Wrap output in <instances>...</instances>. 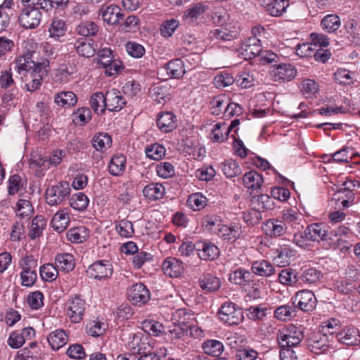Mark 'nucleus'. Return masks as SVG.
<instances>
[{
    "label": "nucleus",
    "instance_id": "1",
    "mask_svg": "<svg viewBox=\"0 0 360 360\" xmlns=\"http://www.w3.org/2000/svg\"><path fill=\"white\" fill-rule=\"evenodd\" d=\"M23 7L18 16L20 25L25 29L37 28L42 19L41 11L48 6L45 0H21Z\"/></svg>",
    "mask_w": 360,
    "mask_h": 360
},
{
    "label": "nucleus",
    "instance_id": "2",
    "mask_svg": "<svg viewBox=\"0 0 360 360\" xmlns=\"http://www.w3.org/2000/svg\"><path fill=\"white\" fill-rule=\"evenodd\" d=\"M296 68L289 63H276L269 66L268 76L271 81L285 84L292 81L297 76Z\"/></svg>",
    "mask_w": 360,
    "mask_h": 360
},
{
    "label": "nucleus",
    "instance_id": "3",
    "mask_svg": "<svg viewBox=\"0 0 360 360\" xmlns=\"http://www.w3.org/2000/svg\"><path fill=\"white\" fill-rule=\"evenodd\" d=\"M86 306L81 296H70L64 304V311L71 323H77L84 319Z\"/></svg>",
    "mask_w": 360,
    "mask_h": 360
},
{
    "label": "nucleus",
    "instance_id": "4",
    "mask_svg": "<svg viewBox=\"0 0 360 360\" xmlns=\"http://www.w3.org/2000/svg\"><path fill=\"white\" fill-rule=\"evenodd\" d=\"M304 338V335L300 328L290 324L277 333V340L281 347H297Z\"/></svg>",
    "mask_w": 360,
    "mask_h": 360
},
{
    "label": "nucleus",
    "instance_id": "5",
    "mask_svg": "<svg viewBox=\"0 0 360 360\" xmlns=\"http://www.w3.org/2000/svg\"><path fill=\"white\" fill-rule=\"evenodd\" d=\"M218 314L220 321L228 326L238 325L243 318L240 309L231 302L224 303Z\"/></svg>",
    "mask_w": 360,
    "mask_h": 360
},
{
    "label": "nucleus",
    "instance_id": "6",
    "mask_svg": "<svg viewBox=\"0 0 360 360\" xmlns=\"http://www.w3.org/2000/svg\"><path fill=\"white\" fill-rule=\"evenodd\" d=\"M70 187L67 181L60 182L58 184L48 188L46 191V199L49 205L53 206L60 204L69 196Z\"/></svg>",
    "mask_w": 360,
    "mask_h": 360
},
{
    "label": "nucleus",
    "instance_id": "7",
    "mask_svg": "<svg viewBox=\"0 0 360 360\" xmlns=\"http://www.w3.org/2000/svg\"><path fill=\"white\" fill-rule=\"evenodd\" d=\"M113 272L112 264L108 260H98L91 264L86 270L89 278L98 281L110 278Z\"/></svg>",
    "mask_w": 360,
    "mask_h": 360
},
{
    "label": "nucleus",
    "instance_id": "8",
    "mask_svg": "<svg viewBox=\"0 0 360 360\" xmlns=\"http://www.w3.org/2000/svg\"><path fill=\"white\" fill-rule=\"evenodd\" d=\"M292 299L294 305L303 311H312L316 307V298L311 290H300Z\"/></svg>",
    "mask_w": 360,
    "mask_h": 360
},
{
    "label": "nucleus",
    "instance_id": "9",
    "mask_svg": "<svg viewBox=\"0 0 360 360\" xmlns=\"http://www.w3.org/2000/svg\"><path fill=\"white\" fill-rule=\"evenodd\" d=\"M34 336L35 330L32 327H26L13 331L7 340V343L12 349H19L26 341L32 340Z\"/></svg>",
    "mask_w": 360,
    "mask_h": 360
},
{
    "label": "nucleus",
    "instance_id": "10",
    "mask_svg": "<svg viewBox=\"0 0 360 360\" xmlns=\"http://www.w3.org/2000/svg\"><path fill=\"white\" fill-rule=\"evenodd\" d=\"M129 300L136 305L141 306L150 299L149 290L143 283H139L131 286L127 292Z\"/></svg>",
    "mask_w": 360,
    "mask_h": 360
},
{
    "label": "nucleus",
    "instance_id": "11",
    "mask_svg": "<svg viewBox=\"0 0 360 360\" xmlns=\"http://www.w3.org/2000/svg\"><path fill=\"white\" fill-rule=\"evenodd\" d=\"M127 347L134 354L148 352L151 347L148 336L142 332L134 333L130 336Z\"/></svg>",
    "mask_w": 360,
    "mask_h": 360
},
{
    "label": "nucleus",
    "instance_id": "12",
    "mask_svg": "<svg viewBox=\"0 0 360 360\" xmlns=\"http://www.w3.org/2000/svg\"><path fill=\"white\" fill-rule=\"evenodd\" d=\"M261 50L259 39L250 37L240 46L239 53L245 60H249L259 56Z\"/></svg>",
    "mask_w": 360,
    "mask_h": 360
},
{
    "label": "nucleus",
    "instance_id": "13",
    "mask_svg": "<svg viewBox=\"0 0 360 360\" xmlns=\"http://www.w3.org/2000/svg\"><path fill=\"white\" fill-rule=\"evenodd\" d=\"M68 30L66 22L58 16L53 17L48 25L47 32L49 37L54 41H61Z\"/></svg>",
    "mask_w": 360,
    "mask_h": 360
},
{
    "label": "nucleus",
    "instance_id": "14",
    "mask_svg": "<svg viewBox=\"0 0 360 360\" xmlns=\"http://www.w3.org/2000/svg\"><path fill=\"white\" fill-rule=\"evenodd\" d=\"M156 124L162 133H168L176 129L177 118L172 112H160L157 116Z\"/></svg>",
    "mask_w": 360,
    "mask_h": 360
},
{
    "label": "nucleus",
    "instance_id": "15",
    "mask_svg": "<svg viewBox=\"0 0 360 360\" xmlns=\"http://www.w3.org/2000/svg\"><path fill=\"white\" fill-rule=\"evenodd\" d=\"M126 103L120 91L115 89L108 91L105 94V108L110 111H119Z\"/></svg>",
    "mask_w": 360,
    "mask_h": 360
},
{
    "label": "nucleus",
    "instance_id": "16",
    "mask_svg": "<svg viewBox=\"0 0 360 360\" xmlns=\"http://www.w3.org/2000/svg\"><path fill=\"white\" fill-rule=\"evenodd\" d=\"M196 250L202 259L213 260L219 255V250L217 246L206 241L197 243Z\"/></svg>",
    "mask_w": 360,
    "mask_h": 360
},
{
    "label": "nucleus",
    "instance_id": "17",
    "mask_svg": "<svg viewBox=\"0 0 360 360\" xmlns=\"http://www.w3.org/2000/svg\"><path fill=\"white\" fill-rule=\"evenodd\" d=\"M308 346L312 352L322 354L328 348V337L319 333H315L309 339Z\"/></svg>",
    "mask_w": 360,
    "mask_h": 360
},
{
    "label": "nucleus",
    "instance_id": "18",
    "mask_svg": "<svg viewBox=\"0 0 360 360\" xmlns=\"http://www.w3.org/2000/svg\"><path fill=\"white\" fill-rule=\"evenodd\" d=\"M262 229L266 235L271 237H278L286 232L287 226L281 220L272 219L264 224Z\"/></svg>",
    "mask_w": 360,
    "mask_h": 360
},
{
    "label": "nucleus",
    "instance_id": "19",
    "mask_svg": "<svg viewBox=\"0 0 360 360\" xmlns=\"http://www.w3.org/2000/svg\"><path fill=\"white\" fill-rule=\"evenodd\" d=\"M162 270L166 275L176 278L184 270L183 263L175 257H168L162 263Z\"/></svg>",
    "mask_w": 360,
    "mask_h": 360
},
{
    "label": "nucleus",
    "instance_id": "20",
    "mask_svg": "<svg viewBox=\"0 0 360 360\" xmlns=\"http://www.w3.org/2000/svg\"><path fill=\"white\" fill-rule=\"evenodd\" d=\"M70 218L68 209H62L58 210L53 217L51 225L53 229L61 233L64 231L68 226Z\"/></svg>",
    "mask_w": 360,
    "mask_h": 360
},
{
    "label": "nucleus",
    "instance_id": "21",
    "mask_svg": "<svg viewBox=\"0 0 360 360\" xmlns=\"http://www.w3.org/2000/svg\"><path fill=\"white\" fill-rule=\"evenodd\" d=\"M101 16L108 25H117L123 17L121 8L116 5H110L101 11Z\"/></svg>",
    "mask_w": 360,
    "mask_h": 360
},
{
    "label": "nucleus",
    "instance_id": "22",
    "mask_svg": "<svg viewBox=\"0 0 360 360\" xmlns=\"http://www.w3.org/2000/svg\"><path fill=\"white\" fill-rule=\"evenodd\" d=\"M77 72L76 66L72 64H67L60 66L56 70L54 78L56 82L66 84L71 81Z\"/></svg>",
    "mask_w": 360,
    "mask_h": 360
},
{
    "label": "nucleus",
    "instance_id": "23",
    "mask_svg": "<svg viewBox=\"0 0 360 360\" xmlns=\"http://www.w3.org/2000/svg\"><path fill=\"white\" fill-rule=\"evenodd\" d=\"M292 255V250L288 245H281L274 252L273 259L277 266H285Z\"/></svg>",
    "mask_w": 360,
    "mask_h": 360
},
{
    "label": "nucleus",
    "instance_id": "24",
    "mask_svg": "<svg viewBox=\"0 0 360 360\" xmlns=\"http://www.w3.org/2000/svg\"><path fill=\"white\" fill-rule=\"evenodd\" d=\"M47 340L53 350H58L68 343V338L65 330L57 329L49 335Z\"/></svg>",
    "mask_w": 360,
    "mask_h": 360
},
{
    "label": "nucleus",
    "instance_id": "25",
    "mask_svg": "<svg viewBox=\"0 0 360 360\" xmlns=\"http://www.w3.org/2000/svg\"><path fill=\"white\" fill-rule=\"evenodd\" d=\"M252 271L256 275L269 277L275 273V269L270 262L262 259L252 263Z\"/></svg>",
    "mask_w": 360,
    "mask_h": 360
},
{
    "label": "nucleus",
    "instance_id": "26",
    "mask_svg": "<svg viewBox=\"0 0 360 360\" xmlns=\"http://www.w3.org/2000/svg\"><path fill=\"white\" fill-rule=\"evenodd\" d=\"M305 235L311 242L323 240L326 237V229L322 224H312L305 229Z\"/></svg>",
    "mask_w": 360,
    "mask_h": 360
},
{
    "label": "nucleus",
    "instance_id": "27",
    "mask_svg": "<svg viewBox=\"0 0 360 360\" xmlns=\"http://www.w3.org/2000/svg\"><path fill=\"white\" fill-rule=\"evenodd\" d=\"M165 193V187L159 183H150L146 185L143 190V195L149 200L161 199Z\"/></svg>",
    "mask_w": 360,
    "mask_h": 360
},
{
    "label": "nucleus",
    "instance_id": "28",
    "mask_svg": "<svg viewBox=\"0 0 360 360\" xmlns=\"http://www.w3.org/2000/svg\"><path fill=\"white\" fill-rule=\"evenodd\" d=\"M54 102L60 107L68 108L77 102V97L72 91H61L54 96Z\"/></svg>",
    "mask_w": 360,
    "mask_h": 360
},
{
    "label": "nucleus",
    "instance_id": "29",
    "mask_svg": "<svg viewBox=\"0 0 360 360\" xmlns=\"http://www.w3.org/2000/svg\"><path fill=\"white\" fill-rule=\"evenodd\" d=\"M150 95L158 103L165 102L169 96V86L167 84H155L150 87Z\"/></svg>",
    "mask_w": 360,
    "mask_h": 360
},
{
    "label": "nucleus",
    "instance_id": "30",
    "mask_svg": "<svg viewBox=\"0 0 360 360\" xmlns=\"http://www.w3.org/2000/svg\"><path fill=\"white\" fill-rule=\"evenodd\" d=\"M126 158L123 155H114L108 165L109 172L113 176H121L126 168Z\"/></svg>",
    "mask_w": 360,
    "mask_h": 360
},
{
    "label": "nucleus",
    "instance_id": "31",
    "mask_svg": "<svg viewBox=\"0 0 360 360\" xmlns=\"http://www.w3.org/2000/svg\"><path fill=\"white\" fill-rule=\"evenodd\" d=\"M55 265L58 270L70 271L75 267L73 255L68 253L58 254L55 257Z\"/></svg>",
    "mask_w": 360,
    "mask_h": 360
},
{
    "label": "nucleus",
    "instance_id": "32",
    "mask_svg": "<svg viewBox=\"0 0 360 360\" xmlns=\"http://www.w3.org/2000/svg\"><path fill=\"white\" fill-rule=\"evenodd\" d=\"M93 147L99 152L106 151L112 144L111 136L106 133H98L91 140Z\"/></svg>",
    "mask_w": 360,
    "mask_h": 360
},
{
    "label": "nucleus",
    "instance_id": "33",
    "mask_svg": "<svg viewBox=\"0 0 360 360\" xmlns=\"http://www.w3.org/2000/svg\"><path fill=\"white\" fill-rule=\"evenodd\" d=\"M116 233L122 238H131L134 236V228L131 221L127 219H121L115 222Z\"/></svg>",
    "mask_w": 360,
    "mask_h": 360
},
{
    "label": "nucleus",
    "instance_id": "34",
    "mask_svg": "<svg viewBox=\"0 0 360 360\" xmlns=\"http://www.w3.org/2000/svg\"><path fill=\"white\" fill-rule=\"evenodd\" d=\"M240 228L236 225L226 226L221 224L217 228V234L221 239L225 240H235L240 234Z\"/></svg>",
    "mask_w": 360,
    "mask_h": 360
},
{
    "label": "nucleus",
    "instance_id": "35",
    "mask_svg": "<svg viewBox=\"0 0 360 360\" xmlns=\"http://www.w3.org/2000/svg\"><path fill=\"white\" fill-rule=\"evenodd\" d=\"M341 25L340 18L338 15L328 14L321 21V28L328 33L336 32Z\"/></svg>",
    "mask_w": 360,
    "mask_h": 360
},
{
    "label": "nucleus",
    "instance_id": "36",
    "mask_svg": "<svg viewBox=\"0 0 360 360\" xmlns=\"http://www.w3.org/2000/svg\"><path fill=\"white\" fill-rule=\"evenodd\" d=\"M289 6L288 0H271L266 6L269 15L275 17L282 15Z\"/></svg>",
    "mask_w": 360,
    "mask_h": 360
},
{
    "label": "nucleus",
    "instance_id": "37",
    "mask_svg": "<svg viewBox=\"0 0 360 360\" xmlns=\"http://www.w3.org/2000/svg\"><path fill=\"white\" fill-rule=\"evenodd\" d=\"M301 271L300 278L305 284H316L322 277L321 272L315 268H303Z\"/></svg>",
    "mask_w": 360,
    "mask_h": 360
},
{
    "label": "nucleus",
    "instance_id": "38",
    "mask_svg": "<svg viewBox=\"0 0 360 360\" xmlns=\"http://www.w3.org/2000/svg\"><path fill=\"white\" fill-rule=\"evenodd\" d=\"M202 348L205 354L219 356L224 351V345L217 340H207L202 343Z\"/></svg>",
    "mask_w": 360,
    "mask_h": 360
},
{
    "label": "nucleus",
    "instance_id": "39",
    "mask_svg": "<svg viewBox=\"0 0 360 360\" xmlns=\"http://www.w3.org/2000/svg\"><path fill=\"white\" fill-rule=\"evenodd\" d=\"M296 314L294 304H284L277 307L274 311V317L280 321H289Z\"/></svg>",
    "mask_w": 360,
    "mask_h": 360
},
{
    "label": "nucleus",
    "instance_id": "40",
    "mask_svg": "<svg viewBox=\"0 0 360 360\" xmlns=\"http://www.w3.org/2000/svg\"><path fill=\"white\" fill-rule=\"evenodd\" d=\"M243 185L250 189L259 188L263 183V179L259 174L255 171L246 172L243 177Z\"/></svg>",
    "mask_w": 360,
    "mask_h": 360
},
{
    "label": "nucleus",
    "instance_id": "41",
    "mask_svg": "<svg viewBox=\"0 0 360 360\" xmlns=\"http://www.w3.org/2000/svg\"><path fill=\"white\" fill-rule=\"evenodd\" d=\"M229 98L226 94L216 96L211 101L212 113L215 115H224V110L226 108Z\"/></svg>",
    "mask_w": 360,
    "mask_h": 360
},
{
    "label": "nucleus",
    "instance_id": "42",
    "mask_svg": "<svg viewBox=\"0 0 360 360\" xmlns=\"http://www.w3.org/2000/svg\"><path fill=\"white\" fill-rule=\"evenodd\" d=\"M167 72L174 78H180L186 72L184 62L181 59H174L168 62L166 65Z\"/></svg>",
    "mask_w": 360,
    "mask_h": 360
},
{
    "label": "nucleus",
    "instance_id": "43",
    "mask_svg": "<svg viewBox=\"0 0 360 360\" xmlns=\"http://www.w3.org/2000/svg\"><path fill=\"white\" fill-rule=\"evenodd\" d=\"M300 89L305 97L312 98L319 92V85L314 79H304L300 82Z\"/></svg>",
    "mask_w": 360,
    "mask_h": 360
},
{
    "label": "nucleus",
    "instance_id": "44",
    "mask_svg": "<svg viewBox=\"0 0 360 360\" xmlns=\"http://www.w3.org/2000/svg\"><path fill=\"white\" fill-rule=\"evenodd\" d=\"M101 58L98 60V64L105 69V74L108 76L117 75L122 68L121 62L112 60V58Z\"/></svg>",
    "mask_w": 360,
    "mask_h": 360
},
{
    "label": "nucleus",
    "instance_id": "45",
    "mask_svg": "<svg viewBox=\"0 0 360 360\" xmlns=\"http://www.w3.org/2000/svg\"><path fill=\"white\" fill-rule=\"evenodd\" d=\"M221 171L227 178H233L239 175L241 172V168L236 160L229 159L221 164Z\"/></svg>",
    "mask_w": 360,
    "mask_h": 360
},
{
    "label": "nucleus",
    "instance_id": "46",
    "mask_svg": "<svg viewBox=\"0 0 360 360\" xmlns=\"http://www.w3.org/2000/svg\"><path fill=\"white\" fill-rule=\"evenodd\" d=\"M46 221L44 220V218L41 216L38 215L36 216L32 221L30 227V232H29V236L31 239H35L38 237H39L44 231V229L46 227Z\"/></svg>",
    "mask_w": 360,
    "mask_h": 360
},
{
    "label": "nucleus",
    "instance_id": "47",
    "mask_svg": "<svg viewBox=\"0 0 360 360\" xmlns=\"http://www.w3.org/2000/svg\"><path fill=\"white\" fill-rule=\"evenodd\" d=\"M89 236V231L84 226H78L70 229L67 233L68 239L75 243H80Z\"/></svg>",
    "mask_w": 360,
    "mask_h": 360
},
{
    "label": "nucleus",
    "instance_id": "48",
    "mask_svg": "<svg viewBox=\"0 0 360 360\" xmlns=\"http://www.w3.org/2000/svg\"><path fill=\"white\" fill-rule=\"evenodd\" d=\"M75 49L79 55L86 58L93 56L96 51L91 44L84 39H77L75 43Z\"/></svg>",
    "mask_w": 360,
    "mask_h": 360
},
{
    "label": "nucleus",
    "instance_id": "49",
    "mask_svg": "<svg viewBox=\"0 0 360 360\" xmlns=\"http://www.w3.org/2000/svg\"><path fill=\"white\" fill-rule=\"evenodd\" d=\"M282 221L284 224H288L291 227H296L297 225L300 224L302 220V214L297 211L292 209H285L281 212Z\"/></svg>",
    "mask_w": 360,
    "mask_h": 360
},
{
    "label": "nucleus",
    "instance_id": "50",
    "mask_svg": "<svg viewBox=\"0 0 360 360\" xmlns=\"http://www.w3.org/2000/svg\"><path fill=\"white\" fill-rule=\"evenodd\" d=\"M357 336L358 331L353 328L339 333L337 338L338 341L342 344L346 345H354L360 341V339L357 338Z\"/></svg>",
    "mask_w": 360,
    "mask_h": 360
},
{
    "label": "nucleus",
    "instance_id": "51",
    "mask_svg": "<svg viewBox=\"0 0 360 360\" xmlns=\"http://www.w3.org/2000/svg\"><path fill=\"white\" fill-rule=\"evenodd\" d=\"M221 283L218 278L210 274H205L200 280V285L202 289L209 292L218 290Z\"/></svg>",
    "mask_w": 360,
    "mask_h": 360
},
{
    "label": "nucleus",
    "instance_id": "52",
    "mask_svg": "<svg viewBox=\"0 0 360 360\" xmlns=\"http://www.w3.org/2000/svg\"><path fill=\"white\" fill-rule=\"evenodd\" d=\"M19 90L17 87H12L6 90L1 95V107L5 109H10L11 107L15 105V101L18 96Z\"/></svg>",
    "mask_w": 360,
    "mask_h": 360
},
{
    "label": "nucleus",
    "instance_id": "53",
    "mask_svg": "<svg viewBox=\"0 0 360 360\" xmlns=\"http://www.w3.org/2000/svg\"><path fill=\"white\" fill-rule=\"evenodd\" d=\"M269 309L262 305L252 306L247 309V316L254 321H263Z\"/></svg>",
    "mask_w": 360,
    "mask_h": 360
},
{
    "label": "nucleus",
    "instance_id": "54",
    "mask_svg": "<svg viewBox=\"0 0 360 360\" xmlns=\"http://www.w3.org/2000/svg\"><path fill=\"white\" fill-rule=\"evenodd\" d=\"M58 268L50 263L42 265L39 269V274L41 279L46 282L55 281L58 277Z\"/></svg>",
    "mask_w": 360,
    "mask_h": 360
},
{
    "label": "nucleus",
    "instance_id": "55",
    "mask_svg": "<svg viewBox=\"0 0 360 360\" xmlns=\"http://www.w3.org/2000/svg\"><path fill=\"white\" fill-rule=\"evenodd\" d=\"M205 11V6L203 4L198 3L187 9L183 17L187 22H193L200 15L203 14Z\"/></svg>",
    "mask_w": 360,
    "mask_h": 360
},
{
    "label": "nucleus",
    "instance_id": "56",
    "mask_svg": "<svg viewBox=\"0 0 360 360\" xmlns=\"http://www.w3.org/2000/svg\"><path fill=\"white\" fill-rule=\"evenodd\" d=\"M252 274L250 271L238 269L229 274V281L236 285H243L250 281Z\"/></svg>",
    "mask_w": 360,
    "mask_h": 360
},
{
    "label": "nucleus",
    "instance_id": "57",
    "mask_svg": "<svg viewBox=\"0 0 360 360\" xmlns=\"http://www.w3.org/2000/svg\"><path fill=\"white\" fill-rule=\"evenodd\" d=\"M33 207L29 200L20 199L18 201L15 207V212L18 217L21 219H27L33 213Z\"/></svg>",
    "mask_w": 360,
    "mask_h": 360
},
{
    "label": "nucleus",
    "instance_id": "58",
    "mask_svg": "<svg viewBox=\"0 0 360 360\" xmlns=\"http://www.w3.org/2000/svg\"><path fill=\"white\" fill-rule=\"evenodd\" d=\"M91 108L96 113H103L105 108V95L104 96L101 92H96L91 96L90 98Z\"/></svg>",
    "mask_w": 360,
    "mask_h": 360
},
{
    "label": "nucleus",
    "instance_id": "59",
    "mask_svg": "<svg viewBox=\"0 0 360 360\" xmlns=\"http://www.w3.org/2000/svg\"><path fill=\"white\" fill-rule=\"evenodd\" d=\"M235 82L238 86L243 89L250 88L255 84L254 73L250 72H242L236 77Z\"/></svg>",
    "mask_w": 360,
    "mask_h": 360
},
{
    "label": "nucleus",
    "instance_id": "60",
    "mask_svg": "<svg viewBox=\"0 0 360 360\" xmlns=\"http://www.w3.org/2000/svg\"><path fill=\"white\" fill-rule=\"evenodd\" d=\"M145 153L151 160H160L165 156L166 150L162 145L155 143L146 148Z\"/></svg>",
    "mask_w": 360,
    "mask_h": 360
},
{
    "label": "nucleus",
    "instance_id": "61",
    "mask_svg": "<svg viewBox=\"0 0 360 360\" xmlns=\"http://www.w3.org/2000/svg\"><path fill=\"white\" fill-rule=\"evenodd\" d=\"M89 202V198L83 193L74 194L70 200L71 207L78 211L84 210L87 207Z\"/></svg>",
    "mask_w": 360,
    "mask_h": 360
},
{
    "label": "nucleus",
    "instance_id": "62",
    "mask_svg": "<svg viewBox=\"0 0 360 360\" xmlns=\"http://www.w3.org/2000/svg\"><path fill=\"white\" fill-rule=\"evenodd\" d=\"M279 282L285 285H294L298 281L295 271L292 269H283L278 274Z\"/></svg>",
    "mask_w": 360,
    "mask_h": 360
},
{
    "label": "nucleus",
    "instance_id": "63",
    "mask_svg": "<svg viewBox=\"0 0 360 360\" xmlns=\"http://www.w3.org/2000/svg\"><path fill=\"white\" fill-rule=\"evenodd\" d=\"M187 202L193 210H200L207 205V198L200 193H195L188 197Z\"/></svg>",
    "mask_w": 360,
    "mask_h": 360
},
{
    "label": "nucleus",
    "instance_id": "64",
    "mask_svg": "<svg viewBox=\"0 0 360 360\" xmlns=\"http://www.w3.org/2000/svg\"><path fill=\"white\" fill-rule=\"evenodd\" d=\"M335 81L341 85H350L354 83L352 73L348 70L339 68L333 75Z\"/></svg>",
    "mask_w": 360,
    "mask_h": 360
}]
</instances>
